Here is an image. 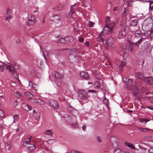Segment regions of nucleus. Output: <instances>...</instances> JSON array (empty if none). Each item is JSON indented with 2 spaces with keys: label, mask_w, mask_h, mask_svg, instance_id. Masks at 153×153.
<instances>
[{
  "label": "nucleus",
  "mask_w": 153,
  "mask_h": 153,
  "mask_svg": "<svg viewBox=\"0 0 153 153\" xmlns=\"http://www.w3.org/2000/svg\"><path fill=\"white\" fill-rule=\"evenodd\" d=\"M110 17H107L105 21V27L102 30V33L105 34H110L113 33L114 27L115 26V23H110Z\"/></svg>",
  "instance_id": "1"
},
{
  "label": "nucleus",
  "mask_w": 153,
  "mask_h": 153,
  "mask_svg": "<svg viewBox=\"0 0 153 153\" xmlns=\"http://www.w3.org/2000/svg\"><path fill=\"white\" fill-rule=\"evenodd\" d=\"M110 17H107L105 21V27L102 30V33L105 34H110L113 33L114 27L115 26V23H110Z\"/></svg>",
  "instance_id": "2"
},
{
  "label": "nucleus",
  "mask_w": 153,
  "mask_h": 153,
  "mask_svg": "<svg viewBox=\"0 0 153 153\" xmlns=\"http://www.w3.org/2000/svg\"><path fill=\"white\" fill-rule=\"evenodd\" d=\"M78 98L80 101L86 100L87 98V93L83 90H80L78 92Z\"/></svg>",
  "instance_id": "3"
},
{
  "label": "nucleus",
  "mask_w": 153,
  "mask_h": 153,
  "mask_svg": "<svg viewBox=\"0 0 153 153\" xmlns=\"http://www.w3.org/2000/svg\"><path fill=\"white\" fill-rule=\"evenodd\" d=\"M135 37L136 38H139L140 39L139 40L136 42L135 45H137L138 44H140L142 41V37L141 36V32L140 30H137L136 31L135 33Z\"/></svg>",
  "instance_id": "4"
},
{
  "label": "nucleus",
  "mask_w": 153,
  "mask_h": 153,
  "mask_svg": "<svg viewBox=\"0 0 153 153\" xmlns=\"http://www.w3.org/2000/svg\"><path fill=\"white\" fill-rule=\"evenodd\" d=\"M105 39V36L101 33L99 35V36L97 38V42L101 45H103L104 44Z\"/></svg>",
  "instance_id": "5"
},
{
  "label": "nucleus",
  "mask_w": 153,
  "mask_h": 153,
  "mask_svg": "<svg viewBox=\"0 0 153 153\" xmlns=\"http://www.w3.org/2000/svg\"><path fill=\"white\" fill-rule=\"evenodd\" d=\"M49 102L52 108L56 109L58 108V104L57 102L55 100H49Z\"/></svg>",
  "instance_id": "6"
},
{
  "label": "nucleus",
  "mask_w": 153,
  "mask_h": 153,
  "mask_svg": "<svg viewBox=\"0 0 153 153\" xmlns=\"http://www.w3.org/2000/svg\"><path fill=\"white\" fill-rule=\"evenodd\" d=\"M115 39L112 37H109L106 40L105 42L107 46H111L114 43Z\"/></svg>",
  "instance_id": "7"
},
{
  "label": "nucleus",
  "mask_w": 153,
  "mask_h": 153,
  "mask_svg": "<svg viewBox=\"0 0 153 153\" xmlns=\"http://www.w3.org/2000/svg\"><path fill=\"white\" fill-rule=\"evenodd\" d=\"M126 34V27L123 29L121 30L118 33V36L120 39H122L124 37Z\"/></svg>",
  "instance_id": "8"
},
{
  "label": "nucleus",
  "mask_w": 153,
  "mask_h": 153,
  "mask_svg": "<svg viewBox=\"0 0 153 153\" xmlns=\"http://www.w3.org/2000/svg\"><path fill=\"white\" fill-rule=\"evenodd\" d=\"M123 81L125 82L124 87L126 89H128L129 86L131 84L132 81L131 79H129L126 77H124L123 79Z\"/></svg>",
  "instance_id": "9"
},
{
  "label": "nucleus",
  "mask_w": 153,
  "mask_h": 153,
  "mask_svg": "<svg viewBox=\"0 0 153 153\" xmlns=\"http://www.w3.org/2000/svg\"><path fill=\"white\" fill-rule=\"evenodd\" d=\"M31 136H29L26 137L24 140L23 145L24 146H26L30 144Z\"/></svg>",
  "instance_id": "10"
},
{
  "label": "nucleus",
  "mask_w": 153,
  "mask_h": 153,
  "mask_svg": "<svg viewBox=\"0 0 153 153\" xmlns=\"http://www.w3.org/2000/svg\"><path fill=\"white\" fill-rule=\"evenodd\" d=\"M129 90H131L132 93L134 94L136 96L139 93V91L137 88L136 87H134V85H131L128 88Z\"/></svg>",
  "instance_id": "11"
},
{
  "label": "nucleus",
  "mask_w": 153,
  "mask_h": 153,
  "mask_svg": "<svg viewBox=\"0 0 153 153\" xmlns=\"http://www.w3.org/2000/svg\"><path fill=\"white\" fill-rule=\"evenodd\" d=\"M135 76L137 78L144 81L145 77L144 74L141 72H138L136 74Z\"/></svg>",
  "instance_id": "12"
},
{
  "label": "nucleus",
  "mask_w": 153,
  "mask_h": 153,
  "mask_svg": "<svg viewBox=\"0 0 153 153\" xmlns=\"http://www.w3.org/2000/svg\"><path fill=\"white\" fill-rule=\"evenodd\" d=\"M6 69L9 70L10 72H11V74L15 76V74L17 75V74L16 72V70H15L13 66H10L8 65L6 66Z\"/></svg>",
  "instance_id": "13"
},
{
  "label": "nucleus",
  "mask_w": 153,
  "mask_h": 153,
  "mask_svg": "<svg viewBox=\"0 0 153 153\" xmlns=\"http://www.w3.org/2000/svg\"><path fill=\"white\" fill-rule=\"evenodd\" d=\"M144 81L149 85H153V78L151 76L145 78Z\"/></svg>",
  "instance_id": "14"
},
{
  "label": "nucleus",
  "mask_w": 153,
  "mask_h": 153,
  "mask_svg": "<svg viewBox=\"0 0 153 153\" xmlns=\"http://www.w3.org/2000/svg\"><path fill=\"white\" fill-rule=\"evenodd\" d=\"M60 19L59 16L58 15H54L51 16L50 18L51 21L56 22L59 21Z\"/></svg>",
  "instance_id": "15"
},
{
  "label": "nucleus",
  "mask_w": 153,
  "mask_h": 153,
  "mask_svg": "<svg viewBox=\"0 0 153 153\" xmlns=\"http://www.w3.org/2000/svg\"><path fill=\"white\" fill-rule=\"evenodd\" d=\"M80 75L81 77L85 79H89L88 73L84 71L80 73Z\"/></svg>",
  "instance_id": "16"
},
{
  "label": "nucleus",
  "mask_w": 153,
  "mask_h": 153,
  "mask_svg": "<svg viewBox=\"0 0 153 153\" xmlns=\"http://www.w3.org/2000/svg\"><path fill=\"white\" fill-rule=\"evenodd\" d=\"M31 100H32L31 102L33 103H37L39 104H43L44 103L43 101L39 99H32Z\"/></svg>",
  "instance_id": "17"
},
{
  "label": "nucleus",
  "mask_w": 153,
  "mask_h": 153,
  "mask_svg": "<svg viewBox=\"0 0 153 153\" xmlns=\"http://www.w3.org/2000/svg\"><path fill=\"white\" fill-rule=\"evenodd\" d=\"M53 75H54V77L57 79H61L63 77V75L62 74H59L58 72H53Z\"/></svg>",
  "instance_id": "18"
},
{
  "label": "nucleus",
  "mask_w": 153,
  "mask_h": 153,
  "mask_svg": "<svg viewBox=\"0 0 153 153\" xmlns=\"http://www.w3.org/2000/svg\"><path fill=\"white\" fill-rule=\"evenodd\" d=\"M126 64V63L125 61L123 60L122 61L121 64L119 65V68L120 69L119 71L120 72L122 71L123 67Z\"/></svg>",
  "instance_id": "19"
},
{
  "label": "nucleus",
  "mask_w": 153,
  "mask_h": 153,
  "mask_svg": "<svg viewBox=\"0 0 153 153\" xmlns=\"http://www.w3.org/2000/svg\"><path fill=\"white\" fill-rule=\"evenodd\" d=\"M11 11L8 8H7V9L6 12V16L11 19Z\"/></svg>",
  "instance_id": "20"
},
{
  "label": "nucleus",
  "mask_w": 153,
  "mask_h": 153,
  "mask_svg": "<svg viewBox=\"0 0 153 153\" xmlns=\"http://www.w3.org/2000/svg\"><path fill=\"white\" fill-rule=\"evenodd\" d=\"M75 9V6L73 5L71 6V10L69 12V15H70V16H71L72 14H74V13Z\"/></svg>",
  "instance_id": "21"
},
{
  "label": "nucleus",
  "mask_w": 153,
  "mask_h": 153,
  "mask_svg": "<svg viewBox=\"0 0 153 153\" xmlns=\"http://www.w3.org/2000/svg\"><path fill=\"white\" fill-rule=\"evenodd\" d=\"M142 85V82L139 80H137L135 82V86L134 87H136L137 88L138 87L141 86Z\"/></svg>",
  "instance_id": "22"
},
{
  "label": "nucleus",
  "mask_w": 153,
  "mask_h": 153,
  "mask_svg": "<svg viewBox=\"0 0 153 153\" xmlns=\"http://www.w3.org/2000/svg\"><path fill=\"white\" fill-rule=\"evenodd\" d=\"M25 95L26 96L29 97V98H28V100H31V99H32V98L33 97V95L30 92L25 93Z\"/></svg>",
  "instance_id": "23"
},
{
  "label": "nucleus",
  "mask_w": 153,
  "mask_h": 153,
  "mask_svg": "<svg viewBox=\"0 0 153 153\" xmlns=\"http://www.w3.org/2000/svg\"><path fill=\"white\" fill-rule=\"evenodd\" d=\"M29 145V146L27 147V149L30 151L36 148L35 146L33 144H30Z\"/></svg>",
  "instance_id": "24"
},
{
  "label": "nucleus",
  "mask_w": 153,
  "mask_h": 153,
  "mask_svg": "<svg viewBox=\"0 0 153 153\" xmlns=\"http://www.w3.org/2000/svg\"><path fill=\"white\" fill-rule=\"evenodd\" d=\"M124 144L126 146L132 148L133 149H134L135 147H134L133 145L131 143H129L127 142H125L124 143Z\"/></svg>",
  "instance_id": "25"
},
{
  "label": "nucleus",
  "mask_w": 153,
  "mask_h": 153,
  "mask_svg": "<svg viewBox=\"0 0 153 153\" xmlns=\"http://www.w3.org/2000/svg\"><path fill=\"white\" fill-rule=\"evenodd\" d=\"M68 37L65 38H61L59 39V40L58 41V42L59 43H63L66 42V39H68Z\"/></svg>",
  "instance_id": "26"
},
{
  "label": "nucleus",
  "mask_w": 153,
  "mask_h": 153,
  "mask_svg": "<svg viewBox=\"0 0 153 153\" xmlns=\"http://www.w3.org/2000/svg\"><path fill=\"white\" fill-rule=\"evenodd\" d=\"M134 45L132 43H130L128 45V48L129 50L130 51H132L133 50V48L134 47Z\"/></svg>",
  "instance_id": "27"
},
{
  "label": "nucleus",
  "mask_w": 153,
  "mask_h": 153,
  "mask_svg": "<svg viewBox=\"0 0 153 153\" xmlns=\"http://www.w3.org/2000/svg\"><path fill=\"white\" fill-rule=\"evenodd\" d=\"M145 50L147 53H150L152 51V47L150 45H149L146 48Z\"/></svg>",
  "instance_id": "28"
},
{
  "label": "nucleus",
  "mask_w": 153,
  "mask_h": 153,
  "mask_svg": "<svg viewBox=\"0 0 153 153\" xmlns=\"http://www.w3.org/2000/svg\"><path fill=\"white\" fill-rule=\"evenodd\" d=\"M116 138L113 136L111 137L110 138V140L111 142L113 144L114 143L116 142Z\"/></svg>",
  "instance_id": "29"
},
{
  "label": "nucleus",
  "mask_w": 153,
  "mask_h": 153,
  "mask_svg": "<svg viewBox=\"0 0 153 153\" xmlns=\"http://www.w3.org/2000/svg\"><path fill=\"white\" fill-rule=\"evenodd\" d=\"M10 147V142L9 141H7L5 144L4 148L6 149H8Z\"/></svg>",
  "instance_id": "30"
},
{
  "label": "nucleus",
  "mask_w": 153,
  "mask_h": 153,
  "mask_svg": "<svg viewBox=\"0 0 153 153\" xmlns=\"http://www.w3.org/2000/svg\"><path fill=\"white\" fill-rule=\"evenodd\" d=\"M64 8V6L62 4L59 5L56 8V10H61Z\"/></svg>",
  "instance_id": "31"
},
{
  "label": "nucleus",
  "mask_w": 153,
  "mask_h": 153,
  "mask_svg": "<svg viewBox=\"0 0 153 153\" xmlns=\"http://www.w3.org/2000/svg\"><path fill=\"white\" fill-rule=\"evenodd\" d=\"M28 21L35 20V16L31 14H30L28 16Z\"/></svg>",
  "instance_id": "32"
},
{
  "label": "nucleus",
  "mask_w": 153,
  "mask_h": 153,
  "mask_svg": "<svg viewBox=\"0 0 153 153\" xmlns=\"http://www.w3.org/2000/svg\"><path fill=\"white\" fill-rule=\"evenodd\" d=\"M137 20H134L131 21L130 23V25L132 26H135L137 25Z\"/></svg>",
  "instance_id": "33"
},
{
  "label": "nucleus",
  "mask_w": 153,
  "mask_h": 153,
  "mask_svg": "<svg viewBox=\"0 0 153 153\" xmlns=\"http://www.w3.org/2000/svg\"><path fill=\"white\" fill-rule=\"evenodd\" d=\"M35 21H28L27 24L30 27L32 26L35 23Z\"/></svg>",
  "instance_id": "34"
},
{
  "label": "nucleus",
  "mask_w": 153,
  "mask_h": 153,
  "mask_svg": "<svg viewBox=\"0 0 153 153\" xmlns=\"http://www.w3.org/2000/svg\"><path fill=\"white\" fill-rule=\"evenodd\" d=\"M138 129L141 131L145 132L147 131H149L150 129L147 128H143L142 127H139Z\"/></svg>",
  "instance_id": "35"
},
{
  "label": "nucleus",
  "mask_w": 153,
  "mask_h": 153,
  "mask_svg": "<svg viewBox=\"0 0 153 153\" xmlns=\"http://www.w3.org/2000/svg\"><path fill=\"white\" fill-rule=\"evenodd\" d=\"M123 151L120 149H115L114 151V153H123Z\"/></svg>",
  "instance_id": "36"
},
{
  "label": "nucleus",
  "mask_w": 153,
  "mask_h": 153,
  "mask_svg": "<svg viewBox=\"0 0 153 153\" xmlns=\"http://www.w3.org/2000/svg\"><path fill=\"white\" fill-rule=\"evenodd\" d=\"M100 84L98 82H96L94 84V86L95 88H98L100 87Z\"/></svg>",
  "instance_id": "37"
},
{
  "label": "nucleus",
  "mask_w": 153,
  "mask_h": 153,
  "mask_svg": "<svg viewBox=\"0 0 153 153\" xmlns=\"http://www.w3.org/2000/svg\"><path fill=\"white\" fill-rule=\"evenodd\" d=\"M140 122H145V123H146V122L148 121H150L149 120H148L146 119H143V118H140L139 119Z\"/></svg>",
  "instance_id": "38"
},
{
  "label": "nucleus",
  "mask_w": 153,
  "mask_h": 153,
  "mask_svg": "<svg viewBox=\"0 0 153 153\" xmlns=\"http://www.w3.org/2000/svg\"><path fill=\"white\" fill-rule=\"evenodd\" d=\"M45 134L47 135H50L51 136H52L53 133L51 130H48L45 131Z\"/></svg>",
  "instance_id": "39"
},
{
  "label": "nucleus",
  "mask_w": 153,
  "mask_h": 153,
  "mask_svg": "<svg viewBox=\"0 0 153 153\" xmlns=\"http://www.w3.org/2000/svg\"><path fill=\"white\" fill-rule=\"evenodd\" d=\"M25 109H28L30 111L32 109V108L29 105H25Z\"/></svg>",
  "instance_id": "40"
},
{
  "label": "nucleus",
  "mask_w": 153,
  "mask_h": 153,
  "mask_svg": "<svg viewBox=\"0 0 153 153\" xmlns=\"http://www.w3.org/2000/svg\"><path fill=\"white\" fill-rule=\"evenodd\" d=\"M120 25L121 27H125L126 26V22L125 20H122L120 23Z\"/></svg>",
  "instance_id": "41"
},
{
  "label": "nucleus",
  "mask_w": 153,
  "mask_h": 153,
  "mask_svg": "<svg viewBox=\"0 0 153 153\" xmlns=\"http://www.w3.org/2000/svg\"><path fill=\"white\" fill-rule=\"evenodd\" d=\"M134 0H127V6H130L131 5V2H133Z\"/></svg>",
  "instance_id": "42"
},
{
  "label": "nucleus",
  "mask_w": 153,
  "mask_h": 153,
  "mask_svg": "<svg viewBox=\"0 0 153 153\" xmlns=\"http://www.w3.org/2000/svg\"><path fill=\"white\" fill-rule=\"evenodd\" d=\"M127 9L126 8H124V11L122 15V16L124 17L127 14Z\"/></svg>",
  "instance_id": "43"
},
{
  "label": "nucleus",
  "mask_w": 153,
  "mask_h": 153,
  "mask_svg": "<svg viewBox=\"0 0 153 153\" xmlns=\"http://www.w3.org/2000/svg\"><path fill=\"white\" fill-rule=\"evenodd\" d=\"M97 141L99 143H101L102 142V140L101 137L100 136H97L96 137Z\"/></svg>",
  "instance_id": "44"
},
{
  "label": "nucleus",
  "mask_w": 153,
  "mask_h": 153,
  "mask_svg": "<svg viewBox=\"0 0 153 153\" xmlns=\"http://www.w3.org/2000/svg\"><path fill=\"white\" fill-rule=\"evenodd\" d=\"M146 22H147L148 23V22H149V25H152V23H153V21L151 19H147L146 20Z\"/></svg>",
  "instance_id": "45"
},
{
  "label": "nucleus",
  "mask_w": 153,
  "mask_h": 153,
  "mask_svg": "<svg viewBox=\"0 0 153 153\" xmlns=\"http://www.w3.org/2000/svg\"><path fill=\"white\" fill-rule=\"evenodd\" d=\"M13 68L15 70V69H19V66L17 64H15L13 65Z\"/></svg>",
  "instance_id": "46"
},
{
  "label": "nucleus",
  "mask_w": 153,
  "mask_h": 153,
  "mask_svg": "<svg viewBox=\"0 0 153 153\" xmlns=\"http://www.w3.org/2000/svg\"><path fill=\"white\" fill-rule=\"evenodd\" d=\"M94 24V23L91 21H89L88 24V25L89 27H92L93 26Z\"/></svg>",
  "instance_id": "47"
},
{
  "label": "nucleus",
  "mask_w": 153,
  "mask_h": 153,
  "mask_svg": "<svg viewBox=\"0 0 153 153\" xmlns=\"http://www.w3.org/2000/svg\"><path fill=\"white\" fill-rule=\"evenodd\" d=\"M34 85V83L32 82L31 81H29V86L31 88H32L33 86V85Z\"/></svg>",
  "instance_id": "48"
},
{
  "label": "nucleus",
  "mask_w": 153,
  "mask_h": 153,
  "mask_svg": "<svg viewBox=\"0 0 153 153\" xmlns=\"http://www.w3.org/2000/svg\"><path fill=\"white\" fill-rule=\"evenodd\" d=\"M105 104H106L107 106H108V100L106 98H105L103 100Z\"/></svg>",
  "instance_id": "49"
},
{
  "label": "nucleus",
  "mask_w": 153,
  "mask_h": 153,
  "mask_svg": "<svg viewBox=\"0 0 153 153\" xmlns=\"http://www.w3.org/2000/svg\"><path fill=\"white\" fill-rule=\"evenodd\" d=\"M40 119V114H37V116H36V119L38 121H39V120Z\"/></svg>",
  "instance_id": "50"
},
{
  "label": "nucleus",
  "mask_w": 153,
  "mask_h": 153,
  "mask_svg": "<svg viewBox=\"0 0 153 153\" xmlns=\"http://www.w3.org/2000/svg\"><path fill=\"white\" fill-rule=\"evenodd\" d=\"M54 54L58 56H59L60 55V53L58 52V51H55Z\"/></svg>",
  "instance_id": "51"
},
{
  "label": "nucleus",
  "mask_w": 153,
  "mask_h": 153,
  "mask_svg": "<svg viewBox=\"0 0 153 153\" xmlns=\"http://www.w3.org/2000/svg\"><path fill=\"white\" fill-rule=\"evenodd\" d=\"M13 117L14 118V120H17L19 118V116L16 114H15L13 116Z\"/></svg>",
  "instance_id": "52"
},
{
  "label": "nucleus",
  "mask_w": 153,
  "mask_h": 153,
  "mask_svg": "<svg viewBox=\"0 0 153 153\" xmlns=\"http://www.w3.org/2000/svg\"><path fill=\"white\" fill-rule=\"evenodd\" d=\"M4 65H0V71L2 72L4 71Z\"/></svg>",
  "instance_id": "53"
},
{
  "label": "nucleus",
  "mask_w": 153,
  "mask_h": 153,
  "mask_svg": "<svg viewBox=\"0 0 153 153\" xmlns=\"http://www.w3.org/2000/svg\"><path fill=\"white\" fill-rule=\"evenodd\" d=\"M141 91L143 92H146V89L144 87H142L141 88Z\"/></svg>",
  "instance_id": "54"
},
{
  "label": "nucleus",
  "mask_w": 153,
  "mask_h": 153,
  "mask_svg": "<svg viewBox=\"0 0 153 153\" xmlns=\"http://www.w3.org/2000/svg\"><path fill=\"white\" fill-rule=\"evenodd\" d=\"M146 108H149L150 109L153 110V107L152 106H150L149 105H147L146 106Z\"/></svg>",
  "instance_id": "55"
},
{
  "label": "nucleus",
  "mask_w": 153,
  "mask_h": 153,
  "mask_svg": "<svg viewBox=\"0 0 153 153\" xmlns=\"http://www.w3.org/2000/svg\"><path fill=\"white\" fill-rule=\"evenodd\" d=\"M72 126L74 128H76L77 127V123H72L71 124Z\"/></svg>",
  "instance_id": "56"
},
{
  "label": "nucleus",
  "mask_w": 153,
  "mask_h": 153,
  "mask_svg": "<svg viewBox=\"0 0 153 153\" xmlns=\"http://www.w3.org/2000/svg\"><path fill=\"white\" fill-rule=\"evenodd\" d=\"M84 39L81 37H79V40L81 42H82L84 41Z\"/></svg>",
  "instance_id": "57"
},
{
  "label": "nucleus",
  "mask_w": 153,
  "mask_h": 153,
  "mask_svg": "<svg viewBox=\"0 0 153 153\" xmlns=\"http://www.w3.org/2000/svg\"><path fill=\"white\" fill-rule=\"evenodd\" d=\"M15 95L16 97H19L20 96V95L19 94V92H16L15 93Z\"/></svg>",
  "instance_id": "58"
},
{
  "label": "nucleus",
  "mask_w": 153,
  "mask_h": 153,
  "mask_svg": "<svg viewBox=\"0 0 153 153\" xmlns=\"http://www.w3.org/2000/svg\"><path fill=\"white\" fill-rule=\"evenodd\" d=\"M36 84H35L33 85V86L32 87V88H33V89L35 91H36L37 90L36 89Z\"/></svg>",
  "instance_id": "59"
},
{
  "label": "nucleus",
  "mask_w": 153,
  "mask_h": 153,
  "mask_svg": "<svg viewBox=\"0 0 153 153\" xmlns=\"http://www.w3.org/2000/svg\"><path fill=\"white\" fill-rule=\"evenodd\" d=\"M71 153H81L79 151H76L74 150H72L71 151Z\"/></svg>",
  "instance_id": "60"
},
{
  "label": "nucleus",
  "mask_w": 153,
  "mask_h": 153,
  "mask_svg": "<svg viewBox=\"0 0 153 153\" xmlns=\"http://www.w3.org/2000/svg\"><path fill=\"white\" fill-rule=\"evenodd\" d=\"M88 92H94V93H95L96 91H95L92 90H88Z\"/></svg>",
  "instance_id": "61"
},
{
  "label": "nucleus",
  "mask_w": 153,
  "mask_h": 153,
  "mask_svg": "<svg viewBox=\"0 0 153 153\" xmlns=\"http://www.w3.org/2000/svg\"><path fill=\"white\" fill-rule=\"evenodd\" d=\"M85 45H86V47H88L89 45V43L88 42H86L85 43Z\"/></svg>",
  "instance_id": "62"
},
{
  "label": "nucleus",
  "mask_w": 153,
  "mask_h": 153,
  "mask_svg": "<svg viewBox=\"0 0 153 153\" xmlns=\"http://www.w3.org/2000/svg\"><path fill=\"white\" fill-rule=\"evenodd\" d=\"M149 10L150 11L151 10H152L153 9V4L152 5H150L149 7Z\"/></svg>",
  "instance_id": "63"
},
{
  "label": "nucleus",
  "mask_w": 153,
  "mask_h": 153,
  "mask_svg": "<svg viewBox=\"0 0 153 153\" xmlns=\"http://www.w3.org/2000/svg\"><path fill=\"white\" fill-rule=\"evenodd\" d=\"M149 153H153V149H150L149 150Z\"/></svg>",
  "instance_id": "64"
}]
</instances>
